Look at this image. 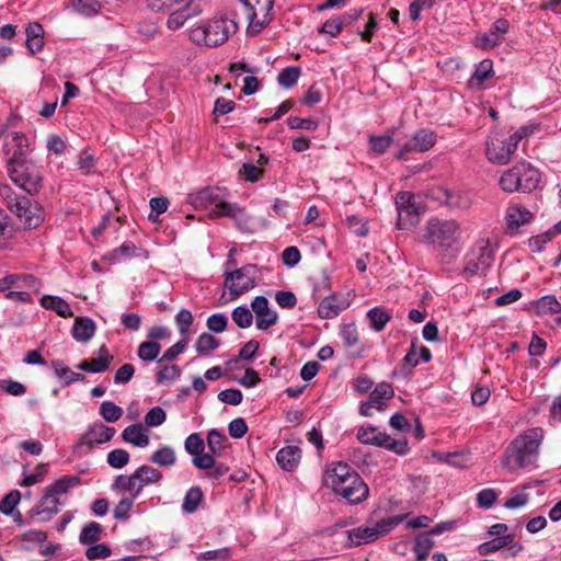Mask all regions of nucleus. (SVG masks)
I'll use <instances>...</instances> for the list:
<instances>
[{
	"mask_svg": "<svg viewBox=\"0 0 561 561\" xmlns=\"http://www.w3.org/2000/svg\"><path fill=\"white\" fill-rule=\"evenodd\" d=\"M353 19L355 18L352 16L351 14L333 16L322 24L319 32L329 34L330 36H335L341 32L342 27L351 23Z\"/></svg>",
	"mask_w": 561,
	"mask_h": 561,
	"instance_id": "obj_39",
	"label": "nucleus"
},
{
	"mask_svg": "<svg viewBox=\"0 0 561 561\" xmlns=\"http://www.w3.org/2000/svg\"><path fill=\"white\" fill-rule=\"evenodd\" d=\"M510 23L506 19H497L493 23L489 32L479 37V46L483 49H489L497 46L503 36L508 32Z\"/></svg>",
	"mask_w": 561,
	"mask_h": 561,
	"instance_id": "obj_21",
	"label": "nucleus"
},
{
	"mask_svg": "<svg viewBox=\"0 0 561 561\" xmlns=\"http://www.w3.org/2000/svg\"><path fill=\"white\" fill-rule=\"evenodd\" d=\"M81 482L77 476H64L45 488L39 502L28 511L30 518L36 523L49 522L59 512L64 504L60 495L79 485Z\"/></svg>",
	"mask_w": 561,
	"mask_h": 561,
	"instance_id": "obj_3",
	"label": "nucleus"
},
{
	"mask_svg": "<svg viewBox=\"0 0 561 561\" xmlns=\"http://www.w3.org/2000/svg\"><path fill=\"white\" fill-rule=\"evenodd\" d=\"M300 77V69L298 67H287L283 69L278 77V84L285 89L294 87Z\"/></svg>",
	"mask_w": 561,
	"mask_h": 561,
	"instance_id": "obj_48",
	"label": "nucleus"
},
{
	"mask_svg": "<svg viewBox=\"0 0 561 561\" xmlns=\"http://www.w3.org/2000/svg\"><path fill=\"white\" fill-rule=\"evenodd\" d=\"M148 7L156 12H168L167 27L181 28L188 19L197 16L203 9L195 0H147Z\"/></svg>",
	"mask_w": 561,
	"mask_h": 561,
	"instance_id": "obj_5",
	"label": "nucleus"
},
{
	"mask_svg": "<svg viewBox=\"0 0 561 561\" xmlns=\"http://www.w3.org/2000/svg\"><path fill=\"white\" fill-rule=\"evenodd\" d=\"M100 415L106 422H116L123 415V409L113 401H103L100 405Z\"/></svg>",
	"mask_w": 561,
	"mask_h": 561,
	"instance_id": "obj_49",
	"label": "nucleus"
},
{
	"mask_svg": "<svg viewBox=\"0 0 561 561\" xmlns=\"http://www.w3.org/2000/svg\"><path fill=\"white\" fill-rule=\"evenodd\" d=\"M8 172L16 186L30 194L37 192L42 180L37 168L25 160H20L16 152L10 158Z\"/></svg>",
	"mask_w": 561,
	"mask_h": 561,
	"instance_id": "obj_8",
	"label": "nucleus"
},
{
	"mask_svg": "<svg viewBox=\"0 0 561 561\" xmlns=\"http://www.w3.org/2000/svg\"><path fill=\"white\" fill-rule=\"evenodd\" d=\"M41 305L43 308L53 310L62 318H70L73 316L69 304L58 296L44 295L41 298Z\"/></svg>",
	"mask_w": 561,
	"mask_h": 561,
	"instance_id": "obj_29",
	"label": "nucleus"
},
{
	"mask_svg": "<svg viewBox=\"0 0 561 561\" xmlns=\"http://www.w3.org/2000/svg\"><path fill=\"white\" fill-rule=\"evenodd\" d=\"M537 313L552 314L561 312V304L554 295H546L534 301Z\"/></svg>",
	"mask_w": 561,
	"mask_h": 561,
	"instance_id": "obj_40",
	"label": "nucleus"
},
{
	"mask_svg": "<svg viewBox=\"0 0 561 561\" xmlns=\"http://www.w3.org/2000/svg\"><path fill=\"white\" fill-rule=\"evenodd\" d=\"M350 546L357 547L363 543H369L377 539L373 526H359L346 531Z\"/></svg>",
	"mask_w": 561,
	"mask_h": 561,
	"instance_id": "obj_30",
	"label": "nucleus"
},
{
	"mask_svg": "<svg viewBox=\"0 0 561 561\" xmlns=\"http://www.w3.org/2000/svg\"><path fill=\"white\" fill-rule=\"evenodd\" d=\"M217 208L209 211L210 218L227 216L232 218L240 228L244 227L249 221V215L234 203L220 202Z\"/></svg>",
	"mask_w": 561,
	"mask_h": 561,
	"instance_id": "obj_22",
	"label": "nucleus"
},
{
	"mask_svg": "<svg viewBox=\"0 0 561 561\" xmlns=\"http://www.w3.org/2000/svg\"><path fill=\"white\" fill-rule=\"evenodd\" d=\"M520 167V192H533L539 186L540 172L528 162H519Z\"/></svg>",
	"mask_w": 561,
	"mask_h": 561,
	"instance_id": "obj_26",
	"label": "nucleus"
},
{
	"mask_svg": "<svg viewBox=\"0 0 561 561\" xmlns=\"http://www.w3.org/2000/svg\"><path fill=\"white\" fill-rule=\"evenodd\" d=\"M21 500V494L18 490H13L5 494L0 502V511L4 515H14L15 507Z\"/></svg>",
	"mask_w": 561,
	"mask_h": 561,
	"instance_id": "obj_53",
	"label": "nucleus"
},
{
	"mask_svg": "<svg viewBox=\"0 0 561 561\" xmlns=\"http://www.w3.org/2000/svg\"><path fill=\"white\" fill-rule=\"evenodd\" d=\"M394 394L393 388L389 382H380L369 394V400L375 404V409L382 411L386 407L385 400L391 399Z\"/></svg>",
	"mask_w": 561,
	"mask_h": 561,
	"instance_id": "obj_32",
	"label": "nucleus"
},
{
	"mask_svg": "<svg viewBox=\"0 0 561 561\" xmlns=\"http://www.w3.org/2000/svg\"><path fill=\"white\" fill-rule=\"evenodd\" d=\"M219 401L231 404V405H238L243 400V394L239 389L236 388H229L226 390H222L218 393Z\"/></svg>",
	"mask_w": 561,
	"mask_h": 561,
	"instance_id": "obj_63",
	"label": "nucleus"
},
{
	"mask_svg": "<svg viewBox=\"0 0 561 561\" xmlns=\"http://www.w3.org/2000/svg\"><path fill=\"white\" fill-rule=\"evenodd\" d=\"M219 345V340L214 335L209 333H202L195 342V350L199 355H206L209 352L218 348Z\"/></svg>",
	"mask_w": 561,
	"mask_h": 561,
	"instance_id": "obj_46",
	"label": "nucleus"
},
{
	"mask_svg": "<svg viewBox=\"0 0 561 561\" xmlns=\"http://www.w3.org/2000/svg\"><path fill=\"white\" fill-rule=\"evenodd\" d=\"M251 308L257 316L256 328L259 330L265 331L277 322V312L270 309L266 297L256 296L251 304Z\"/></svg>",
	"mask_w": 561,
	"mask_h": 561,
	"instance_id": "obj_18",
	"label": "nucleus"
},
{
	"mask_svg": "<svg viewBox=\"0 0 561 561\" xmlns=\"http://www.w3.org/2000/svg\"><path fill=\"white\" fill-rule=\"evenodd\" d=\"M520 167L519 162L512 169L504 172L500 179V185L503 191L514 193L520 188Z\"/></svg>",
	"mask_w": 561,
	"mask_h": 561,
	"instance_id": "obj_34",
	"label": "nucleus"
},
{
	"mask_svg": "<svg viewBox=\"0 0 561 561\" xmlns=\"http://www.w3.org/2000/svg\"><path fill=\"white\" fill-rule=\"evenodd\" d=\"M332 490L351 505L364 502L369 495V488L359 474H351L345 483L337 484Z\"/></svg>",
	"mask_w": 561,
	"mask_h": 561,
	"instance_id": "obj_14",
	"label": "nucleus"
},
{
	"mask_svg": "<svg viewBox=\"0 0 561 561\" xmlns=\"http://www.w3.org/2000/svg\"><path fill=\"white\" fill-rule=\"evenodd\" d=\"M301 459V449L297 446H285L276 455L278 466L288 472L294 471Z\"/></svg>",
	"mask_w": 561,
	"mask_h": 561,
	"instance_id": "obj_25",
	"label": "nucleus"
},
{
	"mask_svg": "<svg viewBox=\"0 0 561 561\" xmlns=\"http://www.w3.org/2000/svg\"><path fill=\"white\" fill-rule=\"evenodd\" d=\"M165 420L167 414L160 407L151 408L145 415V424L150 427L160 426Z\"/></svg>",
	"mask_w": 561,
	"mask_h": 561,
	"instance_id": "obj_61",
	"label": "nucleus"
},
{
	"mask_svg": "<svg viewBox=\"0 0 561 561\" xmlns=\"http://www.w3.org/2000/svg\"><path fill=\"white\" fill-rule=\"evenodd\" d=\"M175 322L180 333L185 337L190 332V327L193 323L192 312L187 309H181L175 316Z\"/></svg>",
	"mask_w": 561,
	"mask_h": 561,
	"instance_id": "obj_62",
	"label": "nucleus"
},
{
	"mask_svg": "<svg viewBox=\"0 0 561 561\" xmlns=\"http://www.w3.org/2000/svg\"><path fill=\"white\" fill-rule=\"evenodd\" d=\"M112 490L128 492L133 499H136L142 492V484L134 478V472L130 476L119 474L113 481Z\"/></svg>",
	"mask_w": 561,
	"mask_h": 561,
	"instance_id": "obj_28",
	"label": "nucleus"
},
{
	"mask_svg": "<svg viewBox=\"0 0 561 561\" xmlns=\"http://www.w3.org/2000/svg\"><path fill=\"white\" fill-rule=\"evenodd\" d=\"M493 76V64L490 59H483L478 64L469 83L471 87H481L484 81Z\"/></svg>",
	"mask_w": 561,
	"mask_h": 561,
	"instance_id": "obj_38",
	"label": "nucleus"
},
{
	"mask_svg": "<svg viewBox=\"0 0 561 561\" xmlns=\"http://www.w3.org/2000/svg\"><path fill=\"white\" fill-rule=\"evenodd\" d=\"M238 30L237 22L227 16H216L190 31V39L206 47H217L227 42Z\"/></svg>",
	"mask_w": 561,
	"mask_h": 561,
	"instance_id": "obj_4",
	"label": "nucleus"
},
{
	"mask_svg": "<svg viewBox=\"0 0 561 561\" xmlns=\"http://www.w3.org/2000/svg\"><path fill=\"white\" fill-rule=\"evenodd\" d=\"M396 207L398 211L397 226L399 229L404 230L417 225L420 220L419 210L412 193H398L396 197Z\"/></svg>",
	"mask_w": 561,
	"mask_h": 561,
	"instance_id": "obj_15",
	"label": "nucleus"
},
{
	"mask_svg": "<svg viewBox=\"0 0 561 561\" xmlns=\"http://www.w3.org/2000/svg\"><path fill=\"white\" fill-rule=\"evenodd\" d=\"M434 546L435 541L433 537H431V534L426 531L419 534L415 537V542L413 547L416 561H425Z\"/></svg>",
	"mask_w": 561,
	"mask_h": 561,
	"instance_id": "obj_33",
	"label": "nucleus"
},
{
	"mask_svg": "<svg viewBox=\"0 0 561 561\" xmlns=\"http://www.w3.org/2000/svg\"><path fill=\"white\" fill-rule=\"evenodd\" d=\"M187 344V337H183L181 341L176 342L171 347L165 350L163 355L158 359V363L161 364L163 362L174 360L180 354H182L185 351Z\"/></svg>",
	"mask_w": 561,
	"mask_h": 561,
	"instance_id": "obj_58",
	"label": "nucleus"
},
{
	"mask_svg": "<svg viewBox=\"0 0 561 561\" xmlns=\"http://www.w3.org/2000/svg\"><path fill=\"white\" fill-rule=\"evenodd\" d=\"M0 193L5 196L7 206L23 224L25 228H36L43 221L42 207L27 196L11 193L10 187L4 186Z\"/></svg>",
	"mask_w": 561,
	"mask_h": 561,
	"instance_id": "obj_6",
	"label": "nucleus"
},
{
	"mask_svg": "<svg viewBox=\"0 0 561 561\" xmlns=\"http://www.w3.org/2000/svg\"><path fill=\"white\" fill-rule=\"evenodd\" d=\"M134 505L131 499L124 497L115 506L113 516L117 520H127L129 518V511Z\"/></svg>",
	"mask_w": 561,
	"mask_h": 561,
	"instance_id": "obj_64",
	"label": "nucleus"
},
{
	"mask_svg": "<svg viewBox=\"0 0 561 561\" xmlns=\"http://www.w3.org/2000/svg\"><path fill=\"white\" fill-rule=\"evenodd\" d=\"M436 142V135L433 130L423 128L417 130L412 139L408 141L396 154L397 159H404L405 154L412 151L424 152L430 150Z\"/></svg>",
	"mask_w": 561,
	"mask_h": 561,
	"instance_id": "obj_16",
	"label": "nucleus"
},
{
	"mask_svg": "<svg viewBox=\"0 0 561 561\" xmlns=\"http://www.w3.org/2000/svg\"><path fill=\"white\" fill-rule=\"evenodd\" d=\"M287 125L290 129H305L313 131L318 128L319 124L312 118H300L297 116H289Z\"/></svg>",
	"mask_w": 561,
	"mask_h": 561,
	"instance_id": "obj_60",
	"label": "nucleus"
},
{
	"mask_svg": "<svg viewBox=\"0 0 561 561\" xmlns=\"http://www.w3.org/2000/svg\"><path fill=\"white\" fill-rule=\"evenodd\" d=\"M515 539V535H506L497 538H493L492 540L484 541L480 543L477 548L478 553L480 556H488L494 553L506 546L511 545Z\"/></svg>",
	"mask_w": 561,
	"mask_h": 561,
	"instance_id": "obj_35",
	"label": "nucleus"
},
{
	"mask_svg": "<svg viewBox=\"0 0 561 561\" xmlns=\"http://www.w3.org/2000/svg\"><path fill=\"white\" fill-rule=\"evenodd\" d=\"M15 232L14 226L11 219L0 210V249H5L9 241L13 238Z\"/></svg>",
	"mask_w": 561,
	"mask_h": 561,
	"instance_id": "obj_45",
	"label": "nucleus"
},
{
	"mask_svg": "<svg viewBox=\"0 0 561 561\" xmlns=\"http://www.w3.org/2000/svg\"><path fill=\"white\" fill-rule=\"evenodd\" d=\"M95 323L91 318L78 317L72 327V336L76 341L85 343L95 333Z\"/></svg>",
	"mask_w": 561,
	"mask_h": 561,
	"instance_id": "obj_27",
	"label": "nucleus"
},
{
	"mask_svg": "<svg viewBox=\"0 0 561 561\" xmlns=\"http://www.w3.org/2000/svg\"><path fill=\"white\" fill-rule=\"evenodd\" d=\"M494 261V251L488 240L478 241L463 259L462 275L470 278L484 274Z\"/></svg>",
	"mask_w": 561,
	"mask_h": 561,
	"instance_id": "obj_9",
	"label": "nucleus"
},
{
	"mask_svg": "<svg viewBox=\"0 0 561 561\" xmlns=\"http://www.w3.org/2000/svg\"><path fill=\"white\" fill-rule=\"evenodd\" d=\"M150 460L160 467H172L176 461L175 451L170 446H162L151 455Z\"/></svg>",
	"mask_w": 561,
	"mask_h": 561,
	"instance_id": "obj_42",
	"label": "nucleus"
},
{
	"mask_svg": "<svg viewBox=\"0 0 561 561\" xmlns=\"http://www.w3.org/2000/svg\"><path fill=\"white\" fill-rule=\"evenodd\" d=\"M351 474L358 473L346 462H333L325 470L324 481L328 486L333 489L334 486H337V484L345 483L346 478L351 477Z\"/></svg>",
	"mask_w": 561,
	"mask_h": 561,
	"instance_id": "obj_23",
	"label": "nucleus"
},
{
	"mask_svg": "<svg viewBox=\"0 0 561 561\" xmlns=\"http://www.w3.org/2000/svg\"><path fill=\"white\" fill-rule=\"evenodd\" d=\"M41 282L32 274H9L0 278V291H8L7 298L30 302L32 293H37Z\"/></svg>",
	"mask_w": 561,
	"mask_h": 561,
	"instance_id": "obj_7",
	"label": "nucleus"
},
{
	"mask_svg": "<svg viewBox=\"0 0 561 561\" xmlns=\"http://www.w3.org/2000/svg\"><path fill=\"white\" fill-rule=\"evenodd\" d=\"M445 203L451 208L467 209L470 206V198L465 193L446 191Z\"/></svg>",
	"mask_w": 561,
	"mask_h": 561,
	"instance_id": "obj_52",
	"label": "nucleus"
},
{
	"mask_svg": "<svg viewBox=\"0 0 561 561\" xmlns=\"http://www.w3.org/2000/svg\"><path fill=\"white\" fill-rule=\"evenodd\" d=\"M405 515L389 516L377 522L373 527L377 538L383 536L401 524Z\"/></svg>",
	"mask_w": 561,
	"mask_h": 561,
	"instance_id": "obj_47",
	"label": "nucleus"
},
{
	"mask_svg": "<svg viewBox=\"0 0 561 561\" xmlns=\"http://www.w3.org/2000/svg\"><path fill=\"white\" fill-rule=\"evenodd\" d=\"M542 438L543 432L540 427L529 428L518 435L506 448L503 466L510 472H515L535 463Z\"/></svg>",
	"mask_w": 561,
	"mask_h": 561,
	"instance_id": "obj_2",
	"label": "nucleus"
},
{
	"mask_svg": "<svg viewBox=\"0 0 561 561\" xmlns=\"http://www.w3.org/2000/svg\"><path fill=\"white\" fill-rule=\"evenodd\" d=\"M203 500H204V494H203L202 489L197 485L191 486L186 491L184 499H183V503H182L183 513H185V514L195 513L198 510Z\"/></svg>",
	"mask_w": 561,
	"mask_h": 561,
	"instance_id": "obj_36",
	"label": "nucleus"
},
{
	"mask_svg": "<svg viewBox=\"0 0 561 561\" xmlns=\"http://www.w3.org/2000/svg\"><path fill=\"white\" fill-rule=\"evenodd\" d=\"M161 346L157 342L145 341L138 347V357L144 362L153 360L158 357Z\"/></svg>",
	"mask_w": 561,
	"mask_h": 561,
	"instance_id": "obj_50",
	"label": "nucleus"
},
{
	"mask_svg": "<svg viewBox=\"0 0 561 561\" xmlns=\"http://www.w3.org/2000/svg\"><path fill=\"white\" fill-rule=\"evenodd\" d=\"M115 433L114 427H108L103 423H93L80 438V445L92 447L94 444L107 443L113 438Z\"/></svg>",
	"mask_w": 561,
	"mask_h": 561,
	"instance_id": "obj_19",
	"label": "nucleus"
},
{
	"mask_svg": "<svg viewBox=\"0 0 561 561\" xmlns=\"http://www.w3.org/2000/svg\"><path fill=\"white\" fill-rule=\"evenodd\" d=\"M88 549L85 550V557L88 560L94 561L99 559H106L111 556L112 550L107 543H92L88 545Z\"/></svg>",
	"mask_w": 561,
	"mask_h": 561,
	"instance_id": "obj_54",
	"label": "nucleus"
},
{
	"mask_svg": "<svg viewBox=\"0 0 561 561\" xmlns=\"http://www.w3.org/2000/svg\"><path fill=\"white\" fill-rule=\"evenodd\" d=\"M185 450L192 456H198L205 449V443L199 433L190 434L184 442Z\"/></svg>",
	"mask_w": 561,
	"mask_h": 561,
	"instance_id": "obj_56",
	"label": "nucleus"
},
{
	"mask_svg": "<svg viewBox=\"0 0 561 561\" xmlns=\"http://www.w3.org/2000/svg\"><path fill=\"white\" fill-rule=\"evenodd\" d=\"M206 325L209 331L221 333L226 331L228 325V317L225 313H213L207 318Z\"/></svg>",
	"mask_w": 561,
	"mask_h": 561,
	"instance_id": "obj_59",
	"label": "nucleus"
},
{
	"mask_svg": "<svg viewBox=\"0 0 561 561\" xmlns=\"http://www.w3.org/2000/svg\"><path fill=\"white\" fill-rule=\"evenodd\" d=\"M343 308L342 305L336 302V298L331 296L321 300L318 307V313L322 319H332L337 317Z\"/></svg>",
	"mask_w": 561,
	"mask_h": 561,
	"instance_id": "obj_41",
	"label": "nucleus"
},
{
	"mask_svg": "<svg viewBox=\"0 0 561 561\" xmlns=\"http://www.w3.org/2000/svg\"><path fill=\"white\" fill-rule=\"evenodd\" d=\"M533 217V213L524 205L510 204L505 214L506 231L510 234L516 233L522 226L529 224Z\"/></svg>",
	"mask_w": 561,
	"mask_h": 561,
	"instance_id": "obj_17",
	"label": "nucleus"
},
{
	"mask_svg": "<svg viewBox=\"0 0 561 561\" xmlns=\"http://www.w3.org/2000/svg\"><path fill=\"white\" fill-rule=\"evenodd\" d=\"M367 317L370 321L371 328L376 332L382 331L387 323L391 320V314L378 307L371 308L367 312Z\"/></svg>",
	"mask_w": 561,
	"mask_h": 561,
	"instance_id": "obj_43",
	"label": "nucleus"
},
{
	"mask_svg": "<svg viewBox=\"0 0 561 561\" xmlns=\"http://www.w3.org/2000/svg\"><path fill=\"white\" fill-rule=\"evenodd\" d=\"M357 439L365 445L382 447L398 455H407L409 446L407 440L393 439L385 432H379L373 425L362 426L357 431Z\"/></svg>",
	"mask_w": 561,
	"mask_h": 561,
	"instance_id": "obj_12",
	"label": "nucleus"
},
{
	"mask_svg": "<svg viewBox=\"0 0 561 561\" xmlns=\"http://www.w3.org/2000/svg\"><path fill=\"white\" fill-rule=\"evenodd\" d=\"M461 228L454 219L432 218L426 225V241L432 244L442 261L449 263L461 251Z\"/></svg>",
	"mask_w": 561,
	"mask_h": 561,
	"instance_id": "obj_1",
	"label": "nucleus"
},
{
	"mask_svg": "<svg viewBox=\"0 0 561 561\" xmlns=\"http://www.w3.org/2000/svg\"><path fill=\"white\" fill-rule=\"evenodd\" d=\"M122 439L136 447L145 448L149 445V432L141 423L128 425L122 432Z\"/></svg>",
	"mask_w": 561,
	"mask_h": 561,
	"instance_id": "obj_24",
	"label": "nucleus"
},
{
	"mask_svg": "<svg viewBox=\"0 0 561 561\" xmlns=\"http://www.w3.org/2000/svg\"><path fill=\"white\" fill-rule=\"evenodd\" d=\"M524 134L515 131L514 134L505 137L501 134H495L486 140L485 154L492 163L505 164L510 161L511 156L516 151L518 142L522 140Z\"/></svg>",
	"mask_w": 561,
	"mask_h": 561,
	"instance_id": "obj_10",
	"label": "nucleus"
},
{
	"mask_svg": "<svg viewBox=\"0 0 561 561\" xmlns=\"http://www.w3.org/2000/svg\"><path fill=\"white\" fill-rule=\"evenodd\" d=\"M103 527L101 524L90 522L82 527L79 536V542L84 546L95 543L101 539Z\"/></svg>",
	"mask_w": 561,
	"mask_h": 561,
	"instance_id": "obj_37",
	"label": "nucleus"
},
{
	"mask_svg": "<svg viewBox=\"0 0 561 561\" xmlns=\"http://www.w3.org/2000/svg\"><path fill=\"white\" fill-rule=\"evenodd\" d=\"M249 26L260 32L272 20L274 0H241Z\"/></svg>",
	"mask_w": 561,
	"mask_h": 561,
	"instance_id": "obj_13",
	"label": "nucleus"
},
{
	"mask_svg": "<svg viewBox=\"0 0 561 561\" xmlns=\"http://www.w3.org/2000/svg\"><path fill=\"white\" fill-rule=\"evenodd\" d=\"M134 478L139 481V484H142V489L150 484L159 483L163 474L157 468H153L148 465H142L134 471Z\"/></svg>",
	"mask_w": 561,
	"mask_h": 561,
	"instance_id": "obj_31",
	"label": "nucleus"
},
{
	"mask_svg": "<svg viewBox=\"0 0 561 561\" xmlns=\"http://www.w3.org/2000/svg\"><path fill=\"white\" fill-rule=\"evenodd\" d=\"M72 5L76 11L85 16L96 14L101 8L98 0H73Z\"/></svg>",
	"mask_w": 561,
	"mask_h": 561,
	"instance_id": "obj_55",
	"label": "nucleus"
},
{
	"mask_svg": "<svg viewBox=\"0 0 561 561\" xmlns=\"http://www.w3.org/2000/svg\"><path fill=\"white\" fill-rule=\"evenodd\" d=\"M107 463L114 469H122L129 461V453L125 449H114L107 454Z\"/></svg>",
	"mask_w": 561,
	"mask_h": 561,
	"instance_id": "obj_57",
	"label": "nucleus"
},
{
	"mask_svg": "<svg viewBox=\"0 0 561 561\" xmlns=\"http://www.w3.org/2000/svg\"><path fill=\"white\" fill-rule=\"evenodd\" d=\"M231 317L234 323L241 329L251 327L253 322L252 312L247 306H239L234 308Z\"/></svg>",
	"mask_w": 561,
	"mask_h": 561,
	"instance_id": "obj_51",
	"label": "nucleus"
},
{
	"mask_svg": "<svg viewBox=\"0 0 561 561\" xmlns=\"http://www.w3.org/2000/svg\"><path fill=\"white\" fill-rule=\"evenodd\" d=\"M257 278L259 267L255 264H245L232 272L225 271V286L234 298L254 288Z\"/></svg>",
	"mask_w": 561,
	"mask_h": 561,
	"instance_id": "obj_11",
	"label": "nucleus"
},
{
	"mask_svg": "<svg viewBox=\"0 0 561 561\" xmlns=\"http://www.w3.org/2000/svg\"><path fill=\"white\" fill-rule=\"evenodd\" d=\"M113 356L107 353L106 347L103 345L99 350V357L89 359L90 373H103L110 368Z\"/></svg>",
	"mask_w": 561,
	"mask_h": 561,
	"instance_id": "obj_44",
	"label": "nucleus"
},
{
	"mask_svg": "<svg viewBox=\"0 0 561 561\" xmlns=\"http://www.w3.org/2000/svg\"><path fill=\"white\" fill-rule=\"evenodd\" d=\"M190 203L196 209H207L215 206L213 209H218L217 205L221 201V190L219 187H204L196 193L188 195Z\"/></svg>",
	"mask_w": 561,
	"mask_h": 561,
	"instance_id": "obj_20",
	"label": "nucleus"
}]
</instances>
